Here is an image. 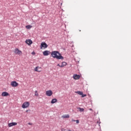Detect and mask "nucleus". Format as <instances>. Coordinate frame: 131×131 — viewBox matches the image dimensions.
Returning a JSON list of instances; mask_svg holds the SVG:
<instances>
[{"label": "nucleus", "mask_w": 131, "mask_h": 131, "mask_svg": "<svg viewBox=\"0 0 131 131\" xmlns=\"http://www.w3.org/2000/svg\"><path fill=\"white\" fill-rule=\"evenodd\" d=\"M51 56L53 58H56L57 60H63L64 59V57L62 56L60 52L57 51H52Z\"/></svg>", "instance_id": "1"}, {"label": "nucleus", "mask_w": 131, "mask_h": 131, "mask_svg": "<svg viewBox=\"0 0 131 131\" xmlns=\"http://www.w3.org/2000/svg\"><path fill=\"white\" fill-rule=\"evenodd\" d=\"M30 105V103H29V102H25L22 105V108H23L24 109H25V108H28Z\"/></svg>", "instance_id": "2"}, {"label": "nucleus", "mask_w": 131, "mask_h": 131, "mask_svg": "<svg viewBox=\"0 0 131 131\" xmlns=\"http://www.w3.org/2000/svg\"><path fill=\"white\" fill-rule=\"evenodd\" d=\"M42 48H45V49H47L48 48V45L45 42H42L40 45V49H42Z\"/></svg>", "instance_id": "3"}, {"label": "nucleus", "mask_w": 131, "mask_h": 131, "mask_svg": "<svg viewBox=\"0 0 131 131\" xmlns=\"http://www.w3.org/2000/svg\"><path fill=\"white\" fill-rule=\"evenodd\" d=\"M53 95V91L51 90H48L46 91V96H48V97H51Z\"/></svg>", "instance_id": "4"}, {"label": "nucleus", "mask_w": 131, "mask_h": 131, "mask_svg": "<svg viewBox=\"0 0 131 131\" xmlns=\"http://www.w3.org/2000/svg\"><path fill=\"white\" fill-rule=\"evenodd\" d=\"M14 53L17 54V55H21V54H22V51L19 50V49L16 48L14 50Z\"/></svg>", "instance_id": "5"}, {"label": "nucleus", "mask_w": 131, "mask_h": 131, "mask_svg": "<svg viewBox=\"0 0 131 131\" xmlns=\"http://www.w3.org/2000/svg\"><path fill=\"white\" fill-rule=\"evenodd\" d=\"M25 42L27 43V45H28V46H31V45H32V40H31V39H27Z\"/></svg>", "instance_id": "6"}, {"label": "nucleus", "mask_w": 131, "mask_h": 131, "mask_svg": "<svg viewBox=\"0 0 131 131\" xmlns=\"http://www.w3.org/2000/svg\"><path fill=\"white\" fill-rule=\"evenodd\" d=\"M11 85L13 88H16V86H18V83L16 81H12L11 82Z\"/></svg>", "instance_id": "7"}, {"label": "nucleus", "mask_w": 131, "mask_h": 131, "mask_svg": "<svg viewBox=\"0 0 131 131\" xmlns=\"http://www.w3.org/2000/svg\"><path fill=\"white\" fill-rule=\"evenodd\" d=\"M17 125V122H12L8 124L9 127H11V126H14Z\"/></svg>", "instance_id": "8"}, {"label": "nucleus", "mask_w": 131, "mask_h": 131, "mask_svg": "<svg viewBox=\"0 0 131 131\" xmlns=\"http://www.w3.org/2000/svg\"><path fill=\"white\" fill-rule=\"evenodd\" d=\"M73 78L76 80L79 79V78H80V76L79 75L75 74L73 75Z\"/></svg>", "instance_id": "9"}, {"label": "nucleus", "mask_w": 131, "mask_h": 131, "mask_svg": "<svg viewBox=\"0 0 131 131\" xmlns=\"http://www.w3.org/2000/svg\"><path fill=\"white\" fill-rule=\"evenodd\" d=\"M41 68L39 67H36L34 70L35 71H36V72H40L41 71Z\"/></svg>", "instance_id": "10"}, {"label": "nucleus", "mask_w": 131, "mask_h": 131, "mask_svg": "<svg viewBox=\"0 0 131 131\" xmlns=\"http://www.w3.org/2000/svg\"><path fill=\"white\" fill-rule=\"evenodd\" d=\"M43 56H49L50 55V51L46 50L43 52Z\"/></svg>", "instance_id": "11"}, {"label": "nucleus", "mask_w": 131, "mask_h": 131, "mask_svg": "<svg viewBox=\"0 0 131 131\" xmlns=\"http://www.w3.org/2000/svg\"><path fill=\"white\" fill-rule=\"evenodd\" d=\"M2 97H7V96H9V94L8 92H4L2 94Z\"/></svg>", "instance_id": "12"}, {"label": "nucleus", "mask_w": 131, "mask_h": 131, "mask_svg": "<svg viewBox=\"0 0 131 131\" xmlns=\"http://www.w3.org/2000/svg\"><path fill=\"white\" fill-rule=\"evenodd\" d=\"M67 65V63L65 61H63L62 62V65H61L60 67L61 68L64 67V66H66Z\"/></svg>", "instance_id": "13"}, {"label": "nucleus", "mask_w": 131, "mask_h": 131, "mask_svg": "<svg viewBox=\"0 0 131 131\" xmlns=\"http://www.w3.org/2000/svg\"><path fill=\"white\" fill-rule=\"evenodd\" d=\"M55 103H57V99L54 98L51 100V104H55Z\"/></svg>", "instance_id": "14"}, {"label": "nucleus", "mask_w": 131, "mask_h": 131, "mask_svg": "<svg viewBox=\"0 0 131 131\" xmlns=\"http://www.w3.org/2000/svg\"><path fill=\"white\" fill-rule=\"evenodd\" d=\"M70 116L69 115H64L62 116V118H69Z\"/></svg>", "instance_id": "15"}, {"label": "nucleus", "mask_w": 131, "mask_h": 131, "mask_svg": "<svg viewBox=\"0 0 131 131\" xmlns=\"http://www.w3.org/2000/svg\"><path fill=\"white\" fill-rule=\"evenodd\" d=\"M77 109L78 110H79L80 112H83V111H84V109H83V108L78 107Z\"/></svg>", "instance_id": "16"}, {"label": "nucleus", "mask_w": 131, "mask_h": 131, "mask_svg": "<svg viewBox=\"0 0 131 131\" xmlns=\"http://www.w3.org/2000/svg\"><path fill=\"white\" fill-rule=\"evenodd\" d=\"M76 93V94H78V95H80V96H82V94L83 93L81 91H77Z\"/></svg>", "instance_id": "17"}, {"label": "nucleus", "mask_w": 131, "mask_h": 131, "mask_svg": "<svg viewBox=\"0 0 131 131\" xmlns=\"http://www.w3.org/2000/svg\"><path fill=\"white\" fill-rule=\"evenodd\" d=\"M26 27L27 29H30V28H32V26L28 25V26H26Z\"/></svg>", "instance_id": "18"}, {"label": "nucleus", "mask_w": 131, "mask_h": 131, "mask_svg": "<svg viewBox=\"0 0 131 131\" xmlns=\"http://www.w3.org/2000/svg\"><path fill=\"white\" fill-rule=\"evenodd\" d=\"M82 98H84V97H86V94H83V93H82V95H81Z\"/></svg>", "instance_id": "19"}, {"label": "nucleus", "mask_w": 131, "mask_h": 131, "mask_svg": "<svg viewBox=\"0 0 131 131\" xmlns=\"http://www.w3.org/2000/svg\"><path fill=\"white\" fill-rule=\"evenodd\" d=\"M35 96H38V93H37V91H35Z\"/></svg>", "instance_id": "20"}, {"label": "nucleus", "mask_w": 131, "mask_h": 131, "mask_svg": "<svg viewBox=\"0 0 131 131\" xmlns=\"http://www.w3.org/2000/svg\"><path fill=\"white\" fill-rule=\"evenodd\" d=\"M76 122L77 124H78V123H79V120H76Z\"/></svg>", "instance_id": "21"}, {"label": "nucleus", "mask_w": 131, "mask_h": 131, "mask_svg": "<svg viewBox=\"0 0 131 131\" xmlns=\"http://www.w3.org/2000/svg\"><path fill=\"white\" fill-rule=\"evenodd\" d=\"M32 55H35V52H32Z\"/></svg>", "instance_id": "22"}, {"label": "nucleus", "mask_w": 131, "mask_h": 131, "mask_svg": "<svg viewBox=\"0 0 131 131\" xmlns=\"http://www.w3.org/2000/svg\"><path fill=\"white\" fill-rule=\"evenodd\" d=\"M76 121V120H75L73 119H72V122H75Z\"/></svg>", "instance_id": "23"}, {"label": "nucleus", "mask_w": 131, "mask_h": 131, "mask_svg": "<svg viewBox=\"0 0 131 131\" xmlns=\"http://www.w3.org/2000/svg\"><path fill=\"white\" fill-rule=\"evenodd\" d=\"M28 124H29V125H32V123H28Z\"/></svg>", "instance_id": "24"}, {"label": "nucleus", "mask_w": 131, "mask_h": 131, "mask_svg": "<svg viewBox=\"0 0 131 131\" xmlns=\"http://www.w3.org/2000/svg\"><path fill=\"white\" fill-rule=\"evenodd\" d=\"M89 110H90V111H92V110H93V109L90 108Z\"/></svg>", "instance_id": "25"}, {"label": "nucleus", "mask_w": 131, "mask_h": 131, "mask_svg": "<svg viewBox=\"0 0 131 131\" xmlns=\"http://www.w3.org/2000/svg\"><path fill=\"white\" fill-rule=\"evenodd\" d=\"M57 66H59L60 67V66H60V64H58Z\"/></svg>", "instance_id": "26"}, {"label": "nucleus", "mask_w": 131, "mask_h": 131, "mask_svg": "<svg viewBox=\"0 0 131 131\" xmlns=\"http://www.w3.org/2000/svg\"><path fill=\"white\" fill-rule=\"evenodd\" d=\"M26 112H28V110H27V111H26Z\"/></svg>", "instance_id": "27"}]
</instances>
